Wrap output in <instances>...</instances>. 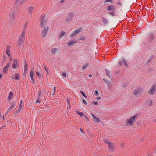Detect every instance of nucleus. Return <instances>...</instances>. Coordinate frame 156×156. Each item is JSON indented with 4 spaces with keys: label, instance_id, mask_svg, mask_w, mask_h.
Here are the masks:
<instances>
[{
    "label": "nucleus",
    "instance_id": "obj_37",
    "mask_svg": "<svg viewBox=\"0 0 156 156\" xmlns=\"http://www.w3.org/2000/svg\"><path fill=\"white\" fill-rule=\"evenodd\" d=\"M94 119V121L95 122H97L100 121L98 117H95V118Z\"/></svg>",
    "mask_w": 156,
    "mask_h": 156
},
{
    "label": "nucleus",
    "instance_id": "obj_47",
    "mask_svg": "<svg viewBox=\"0 0 156 156\" xmlns=\"http://www.w3.org/2000/svg\"><path fill=\"white\" fill-rule=\"evenodd\" d=\"M117 3L118 4H119V5L122 6V3L120 1H119L117 2Z\"/></svg>",
    "mask_w": 156,
    "mask_h": 156
},
{
    "label": "nucleus",
    "instance_id": "obj_10",
    "mask_svg": "<svg viewBox=\"0 0 156 156\" xmlns=\"http://www.w3.org/2000/svg\"><path fill=\"white\" fill-rule=\"evenodd\" d=\"M15 11L13 10L9 13V17L10 20H13L14 19L15 16Z\"/></svg>",
    "mask_w": 156,
    "mask_h": 156
},
{
    "label": "nucleus",
    "instance_id": "obj_46",
    "mask_svg": "<svg viewBox=\"0 0 156 156\" xmlns=\"http://www.w3.org/2000/svg\"><path fill=\"white\" fill-rule=\"evenodd\" d=\"M112 12H109V14L112 15V16H114L115 15V13H114V11H112Z\"/></svg>",
    "mask_w": 156,
    "mask_h": 156
},
{
    "label": "nucleus",
    "instance_id": "obj_6",
    "mask_svg": "<svg viewBox=\"0 0 156 156\" xmlns=\"http://www.w3.org/2000/svg\"><path fill=\"white\" fill-rule=\"evenodd\" d=\"M48 29L49 27H46L42 30L41 36L43 38L45 37L47 35Z\"/></svg>",
    "mask_w": 156,
    "mask_h": 156
},
{
    "label": "nucleus",
    "instance_id": "obj_44",
    "mask_svg": "<svg viewBox=\"0 0 156 156\" xmlns=\"http://www.w3.org/2000/svg\"><path fill=\"white\" fill-rule=\"evenodd\" d=\"M81 94L85 97H87L86 96V95L84 93L83 91H81L80 92Z\"/></svg>",
    "mask_w": 156,
    "mask_h": 156
},
{
    "label": "nucleus",
    "instance_id": "obj_41",
    "mask_svg": "<svg viewBox=\"0 0 156 156\" xmlns=\"http://www.w3.org/2000/svg\"><path fill=\"white\" fill-rule=\"evenodd\" d=\"M127 86V84L126 83H125L122 85V87H126Z\"/></svg>",
    "mask_w": 156,
    "mask_h": 156
},
{
    "label": "nucleus",
    "instance_id": "obj_20",
    "mask_svg": "<svg viewBox=\"0 0 156 156\" xmlns=\"http://www.w3.org/2000/svg\"><path fill=\"white\" fill-rule=\"evenodd\" d=\"M24 73H27V62L26 61H25L24 62Z\"/></svg>",
    "mask_w": 156,
    "mask_h": 156
},
{
    "label": "nucleus",
    "instance_id": "obj_22",
    "mask_svg": "<svg viewBox=\"0 0 156 156\" xmlns=\"http://www.w3.org/2000/svg\"><path fill=\"white\" fill-rule=\"evenodd\" d=\"M89 65L88 63H86L83 65L82 67V69L83 70H84L86 68H87L88 66H89Z\"/></svg>",
    "mask_w": 156,
    "mask_h": 156
},
{
    "label": "nucleus",
    "instance_id": "obj_36",
    "mask_svg": "<svg viewBox=\"0 0 156 156\" xmlns=\"http://www.w3.org/2000/svg\"><path fill=\"white\" fill-rule=\"evenodd\" d=\"M12 95L13 93L12 92H10L9 94V95L8 98H11V96Z\"/></svg>",
    "mask_w": 156,
    "mask_h": 156
},
{
    "label": "nucleus",
    "instance_id": "obj_5",
    "mask_svg": "<svg viewBox=\"0 0 156 156\" xmlns=\"http://www.w3.org/2000/svg\"><path fill=\"white\" fill-rule=\"evenodd\" d=\"M74 16L73 12H71L68 13L65 18V20L67 22H69L72 20Z\"/></svg>",
    "mask_w": 156,
    "mask_h": 156
},
{
    "label": "nucleus",
    "instance_id": "obj_7",
    "mask_svg": "<svg viewBox=\"0 0 156 156\" xmlns=\"http://www.w3.org/2000/svg\"><path fill=\"white\" fill-rule=\"evenodd\" d=\"M156 90V84H154L151 87L148 92V93L150 95H152L154 94V92Z\"/></svg>",
    "mask_w": 156,
    "mask_h": 156
},
{
    "label": "nucleus",
    "instance_id": "obj_64",
    "mask_svg": "<svg viewBox=\"0 0 156 156\" xmlns=\"http://www.w3.org/2000/svg\"><path fill=\"white\" fill-rule=\"evenodd\" d=\"M80 130L82 133H83V130L82 129H81Z\"/></svg>",
    "mask_w": 156,
    "mask_h": 156
},
{
    "label": "nucleus",
    "instance_id": "obj_23",
    "mask_svg": "<svg viewBox=\"0 0 156 156\" xmlns=\"http://www.w3.org/2000/svg\"><path fill=\"white\" fill-rule=\"evenodd\" d=\"M146 103L148 106H151L152 104V101L151 100H148L147 101Z\"/></svg>",
    "mask_w": 156,
    "mask_h": 156
},
{
    "label": "nucleus",
    "instance_id": "obj_31",
    "mask_svg": "<svg viewBox=\"0 0 156 156\" xmlns=\"http://www.w3.org/2000/svg\"><path fill=\"white\" fill-rule=\"evenodd\" d=\"M104 141L105 143H107L109 145L110 144H111V142L109 141L107 139H105L104 140Z\"/></svg>",
    "mask_w": 156,
    "mask_h": 156
},
{
    "label": "nucleus",
    "instance_id": "obj_59",
    "mask_svg": "<svg viewBox=\"0 0 156 156\" xmlns=\"http://www.w3.org/2000/svg\"><path fill=\"white\" fill-rule=\"evenodd\" d=\"M21 108H22V105H20L19 106V108L21 109Z\"/></svg>",
    "mask_w": 156,
    "mask_h": 156
},
{
    "label": "nucleus",
    "instance_id": "obj_39",
    "mask_svg": "<svg viewBox=\"0 0 156 156\" xmlns=\"http://www.w3.org/2000/svg\"><path fill=\"white\" fill-rule=\"evenodd\" d=\"M41 94H42L41 91V90H39L38 97H40V96H41Z\"/></svg>",
    "mask_w": 156,
    "mask_h": 156
},
{
    "label": "nucleus",
    "instance_id": "obj_19",
    "mask_svg": "<svg viewBox=\"0 0 156 156\" xmlns=\"http://www.w3.org/2000/svg\"><path fill=\"white\" fill-rule=\"evenodd\" d=\"M108 147V150L110 151H113L114 150V145L112 143H111V144H109Z\"/></svg>",
    "mask_w": 156,
    "mask_h": 156
},
{
    "label": "nucleus",
    "instance_id": "obj_49",
    "mask_svg": "<svg viewBox=\"0 0 156 156\" xmlns=\"http://www.w3.org/2000/svg\"><path fill=\"white\" fill-rule=\"evenodd\" d=\"M95 95L96 96H98V93L97 90H95Z\"/></svg>",
    "mask_w": 156,
    "mask_h": 156
},
{
    "label": "nucleus",
    "instance_id": "obj_40",
    "mask_svg": "<svg viewBox=\"0 0 156 156\" xmlns=\"http://www.w3.org/2000/svg\"><path fill=\"white\" fill-rule=\"evenodd\" d=\"M108 89L109 90H111L112 89V86L111 85L109 84L108 85Z\"/></svg>",
    "mask_w": 156,
    "mask_h": 156
},
{
    "label": "nucleus",
    "instance_id": "obj_25",
    "mask_svg": "<svg viewBox=\"0 0 156 156\" xmlns=\"http://www.w3.org/2000/svg\"><path fill=\"white\" fill-rule=\"evenodd\" d=\"M57 49L56 48H52L51 50V53L52 54H55L56 52Z\"/></svg>",
    "mask_w": 156,
    "mask_h": 156
},
{
    "label": "nucleus",
    "instance_id": "obj_9",
    "mask_svg": "<svg viewBox=\"0 0 156 156\" xmlns=\"http://www.w3.org/2000/svg\"><path fill=\"white\" fill-rule=\"evenodd\" d=\"M34 74L33 68L30 71V75L31 79V81L34 83H35V80L33 76Z\"/></svg>",
    "mask_w": 156,
    "mask_h": 156
},
{
    "label": "nucleus",
    "instance_id": "obj_57",
    "mask_svg": "<svg viewBox=\"0 0 156 156\" xmlns=\"http://www.w3.org/2000/svg\"><path fill=\"white\" fill-rule=\"evenodd\" d=\"M56 87H53V90H54V92H55V91H56Z\"/></svg>",
    "mask_w": 156,
    "mask_h": 156
},
{
    "label": "nucleus",
    "instance_id": "obj_11",
    "mask_svg": "<svg viewBox=\"0 0 156 156\" xmlns=\"http://www.w3.org/2000/svg\"><path fill=\"white\" fill-rule=\"evenodd\" d=\"M76 43L77 41L76 40L73 39L71 40H70L69 42L67 43V45L68 46H72Z\"/></svg>",
    "mask_w": 156,
    "mask_h": 156
},
{
    "label": "nucleus",
    "instance_id": "obj_55",
    "mask_svg": "<svg viewBox=\"0 0 156 156\" xmlns=\"http://www.w3.org/2000/svg\"><path fill=\"white\" fill-rule=\"evenodd\" d=\"M91 115L93 117V119H94L96 117L92 113H91Z\"/></svg>",
    "mask_w": 156,
    "mask_h": 156
},
{
    "label": "nucleus",
    "instance_id": "obj_24",
    "mask_svg": "<svg viewBox=\"0 0 156 156\" xmlns=\"http://www.w3.org/2000/svg\"><path fill=\"white\" fill-rule=\"evenodd\" d=\"M103 23L105 25H107L108 23V20L105 18L103 17L102 18Z\"/></svg>",
    "mask_w": 156,
    "mask_h": 156
},
{
    "label": "nucleus",
    "instance_id": "obj_26",
    "mask_svg": "<svg viewBox=\"0 0 156 156\" xmlns=\"http://www.w3.org/2000/svg\"><path fill=\"white\" fill-rule=\"evenodd\" d=\"M76 112L81 117L83 116L84 114L82 112L76 111Z\"/></svg>",
    "mask_w": 156,
    "mask_h": 156
},
{
    "label": "nucleus",
    "instance_id": "obj_8",
    "mask_svg": "<svg viewBox=\"0 0 156 156\" xmlns=\"http://www.w3.org/2000/svg\"><path fill=\"white\" fill-rule=\"evenodd\" d=\"M141 93V89L138 87L137 88H136L135 90L134 91L133 94L136 96H138Z\"/></svg>",
    "mask_w": 156,
    "mask_h": 156
},
{
    "label": "nucleus",
    "instance_id": "obj_2",
    "mask_svg": "<svg viewBox=\"0 0 156 156\" xmlns=\"http://www.w3.org/2000/svg\"><path fill=\"white\" fill-rule=\"evenodd\" d=\"M136 117L137 116L135 115L131 117L130 119L127 120L126 123V125L130 126L133 125L136 120Z\"/></svg>",
    "mask_w": 156,
    "mask_h": 156
},
{
    "label": "nucleus",
    "instance_id": "obj_60",
    "mask_svg": "<svg viewBox=\"0 0 156 156\" xmlns=\"http://www.w3.org/2000/svg\"><path fill=\"white\" fill-rule=\"evenodd\" d=\"M19 1V0H15V3H17Z\"/></svg>",
    "mask_w": 156,
    "mask_h": 156
},
{
    "label": "nucleus",
    "instance_id": "obj_12",
    "mask_svg": "<svg viewBox=\"0 0 156 156\" xmlns=\"http://www.w3.org/2000/svg\"><path fill=\"white\" fill-rule=\"evenodd\" d=\"M115 7L113 5L108 6L106 8V9L110 11H114L115 9Z\"/></svg>",
    "mask_w": 156,
    "mask_h": 156
},
{
    "label": "nucleus",
    "instance_id": "obj_14",
    "mask_svg": "<svg viewBox=\"0 0 156 156\" xmlns=\"http://www.w3.org/2000/svg\"><path fill=\"white\" fill-rule=\"evenodd\" d=\"M81 30V29H78L76 30L73 31L70 34V37H72L76 35V34H78L79 32Z\"/></svg>",
    "mask_w": 156,
    "mask_h": 156
},
{
    "label": "nucleus",
    "instance_id": "obj_15",
    "mask_svg": "<svg viewBox=\"0 0 156 156\" xmlns=\"http://www.w3.org/2000/svg\"><path fill=\"white\" fill-rule=\"evenodd\" d=\"M154 38L155 37L154 33L152 32H150L148 37V39L149 40L151 41L153 40Z\"/></svg>",
    "mask_w": 156,
    "mask_h": 156
},
{
    "label": "nucleus",
    "instance_id": "obj_28",
    "mask_svg": "<svg viewBox=\"0 0 156 156\" xmlns=\"http://www.w3.org/2000/svg\"><path fill=\"white\" fill-rule=\"evenodd\" d=\"M36 74L38 76V77L40 79L42 77V75H40L39 72H36Z\"/></svg>",
    "mask_w": 156,
    "mask_h": 156
},
{
    "label": "nucleus",
    "instance_id": "obj_4",
    "mask_svg": "<svg viewBox=\"0 0 156 156\" xmlns=\"http://www.w3.org/2000/svg\"><path fill=\"white\" fill-rule=\"evenodd\" d=\"M19 64L16 59L13 60V62L12 65V67L15 70H17L19 68Z\"/></svg>",
    "mask_w": 156,
    "mask_h": 156
},
{
    "label": "nucleus",
    "instance_id": "obj_16",
    "mask_svg": "<svg viewBox=\"0 0 156 156\" xmlns=\"http://www.w3.org/2000/svg\"><path fill=\"white\" fill-rule=\"evenodd\" d=\"M16 105V102H13L12 103L11 106V107L8 109L7 113L10 110H12V109L14 108L15 107Z\"/></svg>",
    "mask_w": 156,
    "mask_h": 156
},
{
    "label": "nucleus",
    "instance_id": "obj_63",
    "mask_svg": "<svg viewBox=\"0 0 156 156\" xmlns=\"http://www.w3.org/2000/svg\"><path fill=\"white\" fill-rule=\"evenodd\" d=\"M154 122H156V119H155L154 120Z\"/></svg>",
    "mask_w": 156,
    "mask_h": 156
},
{
    "label": "nucleus",
    "instance_id": "obj_34",
    "mask_svg": "<svg viewBox=\"0 0 156 156\" xmlns=\"http://www.w3.org/2000/svg\"><path fill=\"white\" fill-rule=\"evenodd\" d=\"M105 70L106 71V73L107 75V76H108V77H110V72L106 69H105Z\"/></svg>",
    "mask_w": 156,
    "mask_h": 156
},
{
    "label": "nucleus",
    "instance_id": "obj_54",
    "mask_svg": "<svg viewBox=\"0 0 156 156\" xmlns=\"http://www.w3.org/2000/svg\"><path fill=\"white\" fill-rule=\"evenodd\" d=\"M84 117L88 121H89V119L87 116L85 115L84 116Z\"/></svg>",
    "mask_w": 156,
    "mask_h": 156
},
{
    "label": "nucleus",
    "instance_id": "obj_21",
    "mask_svg": "<svg viewBox=\"0 0 156 156\" xmlns=\"http://www.w3.org/2000/svg\"><path fill=\"white\" fill-rule=\"evenodd\" d=\"M15 76V79L16 80H20V75L18 73H15L14 74Z\"/></svg>",
    "mask_w": 156,
    "mask_h": 156
},
{
    "label": "nucleus",
    "instance_id": "obj_50",
    "mask_svg": "<svg viewBox=\"0 0 156 156\" xmlns=\"http://www.w3.org/2000/svg\"><path fill=\"white\" fill-rule=\"evenodd\" d=\"M82 101H83V103L85 105H87V102L84 100V99H83Z\"/></svg>",
    "mask_w": 156,
    "mask_h": 156
},
{
    "label": "nucleus",
    "instance_id": "obj_18",
    "mask_svg": "<svg viewBox=\"0 0 156 156\" xmlns=\"http://www.w3.org/2000/svg\"><path fill=\"white\" fill-rule=\"evenodd\" d=\"M34 10V8L33 6H30L28 8V11H29V12L30 15H32Z\"/></svg>",
    "mask_w": 156,
    "mask_h": 156
},
{
    "label": "nucleus",
    "instance_id": "obj_38",
    "mask_svg": "<svg viewBox=\"0 0 156 156\" xmlns=\"http://www.w3.org/2000/svg\"><path fill=\"white\" fill-rule=\"evenodd\" d=\"M98 102L97 101H94L93 102V105H98Z\"/></svg>",
    "mask_w": 156,
    "mask_h": 156
},
{
    "label": "nucleus",
    "instance_id": "obj_61",
    "mask_svg": "<svg viewBox=\"0 0 156 156\" xmlns=\"http://www.w3.org/2000/svg\"><path fill=\"white\" fill-rule=\"evenodd\" d=\"M67 103L68 104H69V100H68V99L67 98Z\"/></svg>",
    "mask_w": 156,
    "mask_h": 156
},
{
    "label": "nucleus",
    "instance_id": "obj_43",
    "mask_svg": "<svg viewBox=\"0 0 156 156\" xmlns=\"http://www.w3.org/2000/svg\"><path fill=\"white\" fill-rule=\"evenodd\" d=\"M85 39V37L83 36H82L80 37V40H83Z\"/></svg>",
    "mask_w": 156,
    "mask_h": 156
},
{
    "label": "nucleus",
    "instance_id": "obj_53",
    "mask_svg": "<svg viewBox=\"0 0 156 156\" xmlns=\"http://www.w3.org/2000/svg\"><path fill=\"white\" fill-rule=\"evenodd\" d=\"M101 98L100 97H98L96 98V100L97 101H98L101 99Z\"/></svg>",
    "mask_w": 156,
    "mask_h": 156
},
{
    "label": "nucleus",
    "instance_id": "obj_27",
    "mask_svg": "<svg viewBox=\"0 0 156 156\" xmlns=\"http://www.w3.org/2000/svg\"><path fill=\"white\" fill-rule=\"evenodd\" d=\"M36 103L37 104H39L41 103V100H40V98L39 97H38L37 98L36 101Z\"/></svg>",
    "mask_w": 156,
    "mask_h": 156
},
{
    "label": "nucleus",
    "instance_id": "obj_33",
    "mask_svg": "<svg viewBox=\"0 0 156 156\" xmlns=\"http://www.w3.org/2000/svg\"><path fill=\"white\" fill-rule=\"evenodd\" d=\"M28 23H29L28 22V21H27L24 25V28H23V30H24V29L25 30H26V27L27 26Z\"/></svg>",
    "mask_w": 156,
    "mask_h": 156
},
{
    "label": "nucleus",
    "instance_id": "obj_62",
    "mask_svg": "<svg viewBox=\"0 0 156 156\" xmlns=\"http://www.w3.org/2000/svg\"><path fill=\"white\" fill-rule=\"evenodd\" d=\"M22 100H21L20 101V105H22Z\"/></svg>",
    "mask_w": 156,
    "mask_h": 156
},
{
    "label": "nucleus",
    "instance_id": "obj_30",
    "mask_svg": "<svg viewBox=\"0 0 156 156\" xmlns=\"http://www.w3.org/2000/svg\"><path fill=\"white\" fill-rule=\"evenodd\" d=\"M122 62H123V63L124 64V65H125V66H127V64L126 62V61L125 60V59L124 58H123L122 59Z\"/></svg>",
    "mask_w": 156,
    "mask_h": 156
},
{
    "label": "nucleus",
    "instance_id": "obj_3",
    "mask_svg": "<svg viewBox=\"0 0 156 156\" xmlns=\"http://www.w3.org/2000/svg\"><path fill=\"white\" fill-rule=\"evenodd\" d=\"M45 17L46 16L45 14L42 15L40 16L41 21L40 25L42 28H43L47 23Z\"/></svg>",
    "mask_w": 156,
    "mask_h": 156
},
{
    "label": "nucleus",
    "instance_id": "obj_45",
    "mask_svg": "<svg viewBox=\"0 0 156 156\" xmlns=\"http://www.w3.org/2000/svg\"><path fill=\"white\" fill-rule=\"evenodd\" d=\"M8 69H6L5 67L4 68H3V72H4V73H6V72L7 71V70H8Z\"/></svg>",
    "mask_w": 156,
    "mask_h": 156
},
{
    "label": "nucleus",
    "instance_id": "obj_42",
    "mask_svg": "<svg viewBox=\"0 0 156 156\" xmlns=\"http://www.w3.org/2000/svg\"><path fill=\"white\" fill-rule=\"evenodd\" d=\"M62 76L65 78H66L67 76L66 74V73H62Z\"/></svg>",
    "mask_w": 156,
    "mask_h": 156
},
{
    "label": "nucleus",
    "instance_id": "obj_58",
    "mask_svg": "<svg viewBox=\"0 0 156 156\" xmlns=\"http://www.w3.org/2000/svg\"><path fill=\"white\" fill-rule=\"evenodd\" d=\"M65 0H61L60 2V3H63L64 1H65Z\"/></svg>",
    "mask_w": 156,
    "mask_h": 156
},
{
    "label": "nucleus",
    "instance_id": "obj_29",
    "mask_svg": "<svg viewBox=\"0 0 156 156\" xmlns=\"http://www.w3.org/2000/svg\"><path fill=\"white\" fill-rule=\"evenodd\" d=\"M11 65V63L10 62H8L6 65L5 67L6 69H8L10 66Z\"/></svg>",
    "mask_w": 156,
    "mask_h": 156
},
{
    "label": "nucleus",
    "instance_id": "obj_1",
    "mask_svg": "<svg viewBox=\"0 0 156 156\" xmlns=\"http://www.w3.org/2000/svg\"><path fill=\"white\" fill-rule=\"evenodd\" d=\"M25 30H23L21 33L20 36L18 40V45L19 46H21L25 40Z\"/></svg>",
    "mask_w": 156,
    "mask_h": 156
},
{
    "label": "nucleus",
    "instance_id": "obj_48",
    "mask_svg": "<svg viewBox=\"0 0 156 156\" xmlns=\"http://www.w3.org/2000/svg\"><path fill=\"white\" fill-rule=\"evenodd\" d=\"M106 79L105 78H104L103 79V80L106 82V83H107V84H109V82L108 81H106Z\"/></svg>",
    "mask_w": 156,
    "mask_h": 156
},
{
    "label": "nucleus",
    "instance_id": "obj_13",
    "mask_svg": "<svg viewBox=\"0 0 156 156\" xmlns=\"http://www.w3.org/2000/svg\"><path fill=\"white\" fill-rule=\"evenodd\" d=\"M10 47L9 46H7V48H6V53L7 55H8V56L9 57L11 58L10 60H12V58H11V55L10 54Z\"/></svg>",
    "mask_w": 156,
    "mask_h": 156
},
{
    "label": "nucleus",
    "instance_id": "obj_56",
    "mask_svg": "<svg viewBox=\"0 0 156 156\" xmlns=\"http://www.w3.org/2000/svg\"><path fill=\"white\" fill-rule=\"evenodd\" d=\"M44 69H45V70L48 72V69L47 68V67L46 66H44Z\"/></svg>",
    "mask_w": 156,
    "mask_h": 156
},
{
    "label": "nucleus",
    "instance_id": "obj_35",
    "mask_svg": "<svg viewBox=\"0 0 156 156\" xmlns=\"http://www.w3.org/2000/svg\"><path fill=\"white\" fill-rule=\"evenodd\" d=\"M108 2H109L110 3H112L113 1L112 0H105L104 1V4L105 5V4H106V3Z\"/></svg>",
    "mask_w": 156,
    "mask_h": 156
},
{
    "label": "nucleus",
    "instance_id": "obj_32",
    "mask_svg": "<svg viewBox=\"0 0 156 156\" xmlns=\"http://www.w3.org/2000/svg\"><path fill=\"white\" fill-rule=\"evenodd\" d=\"M154 57V56L153 55L151 56V57H150L149 58L147 62V63L148 64L152 60L153 58Z\"/></svg>",
    "mask_w": 156,
    "mask_h": 156
},
{
    "label": "nucleus",
    "instance_id": "obj_52",
    "mask_svg": "<svg viewBox=\"0 0 156 156\" xmlns=\"http://www.w3.org/2000/svg\"><path fill=\"white\" fill-rule=\"evenodd\" d=\"M20 110H21V109H19L18 110L16 111H15V112L16 113H17L19 112H20Z\"/></svg>",
    "mask_w": 156,
    "mask_h": 156
},
{
    "label": "nucleus",
    "instance_id": "obj_51",
    "mask_svg": "<svg viewBox=\"0 0 156 156\" xmlns=\"http://www.w3.org/2000/svg\"><path fill=\"white\" fill-rule=\"evenodd\" d=\"M119 65L121 66L122 65V62L121 60H119L118 62Z\"/></svg>",
    "mask_w": 156,
    "mask_h": 156
},
{
    "label": "nucleus",
    "instance_id": "obj_17",
    "mask_svg": "<svg viewBox=\"0 0 156 156\" xmlns=\"http://www.w3.org/2000/svg\"><path fill=\"white\" fill-rule=\"evenodd\" d=\"M66 35V34L65 32L61 31L59 35L58 39H60L63 36H65Z\"/></svg>",
    "mask_w": 156,
    "mask_h": 156
}]
</instances>
